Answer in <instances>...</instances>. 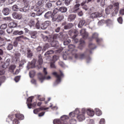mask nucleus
Masks as SVG:
<instances>
[{"label":"nucleus","mask_w":124,"mask_h":124,"mask_svg":"<svg viewBox=\"0 0 124 124\" xmlns=\"http://www.w3.org/2000/svg\"><path fill=\"white\" fill-rule=\"evenodd\" d=\"M54 51L52 50H49L46 52L45 54V56H47V55H52V54H53Z\"/></svg>","instance_id":"864d4df0"},{"label":"nucleus","mask_w":124,"mask_h":124,"mask_svg":"<svg viewBox=\"0 0 124 124\" xmlns=\"http://www.w3.org/2000/svg\"><path fill=\"white\" fill-rule=\"evenodd\" d=\"M35 25V22L33 19L30 20L28 22V25L30 27V28H32Z\"/></svg>","instance_id":"c756f323"},{"label":"nucleus","mask_w":124,"mask_h":124,"mask_svg":"<svg viewBox=\"0 0 124 124\" xmlns=\"http://www.w3.org/2000/svg\"><path fill=\"white\" fill-rule=\"evenodd\" d=\"M92 0H86L85 1H83L82 3H81L80 5L81 6H83V5H84L85 3H89V2H91Z\"/></svg>","instance_id":"680f3d73"},{"label":"nucleus","mask_w":124,"mask_h":124,"mask_svg":"<svg viewBox=\"0 0 124 124\" xmlns=\"http://www.w3.org/2000/svg\"><path fill=\"white\" fill-rule=\"evenodd\" d=\"M57 23H60V22H62V19H63V16L62 15H58L57 17Z\"/></svg>","instance_id":"4c0bfd02"},{"label":"nucleus","mask_w":124,"mask_h":124,"mask_svg":"<svg viewBox=\"0 0 124 124\" xmlns=\"http://www.w3.org/2000/svg\"><path fill=\"white\" fill-rule=\"evenodd\" d=\"M113 8L119 10V9H120V3L118 2L114 3L113 5Z\"/></svg>","instance_id":"72a5a7b5"},{"label":"nucleus","mask_w":124,"mask_h":124,"mask_svg":"<svg viewBox=\"0 0 124 124\" xmlns=\"http://www.w3.org/2000/svg\"><path fill=\"white\" fill-rule=\"evenodd\" d=\"M87 124H94V121L93 119H87Z\"/></svg>","instance_id":"09e8293b"},{"label":"nucleus","mask_w":124,"mask_h":124,"mask_svg":"<svg viewBox=\"0 0 124 124\" xmlns=\"http://www.w3.org/2000/svg\"><path fill=\"white\" fill-rule=\"evenodd\" d=\"M100 17H102V14H100L99 12H95L94 13H92L90 15V18H92V19H94V18H100Z\"/></svg>","instance_id":"1a4fd4ad"},{"label":"nucleus","mask_w":124,"mask_h":124,"mask_svg":"<svg viewBox=\"0 0 124 124\" xmlns=\"http://www.w3.org/2000/svg\"><path fill=\"white\" fill-rule=\"evenodd\" d=\"M85 23H86V21L84 19H81L79 21V23L78 24V28H82L83 26L85 25Z\"/></svg>","instance_id":"7c9ffc66"},{"label":"nucleus","mask_w":124,"mask_h":124,"mask_svg":"<svg viewBox=\"0 0 124 124\" xmlns=\"http://www.w3.org/2000/svg\"><path fill=\"white\" fill-rule=\"evenodd\" d=\"M15 68H16V65H12L9 67V70H14V69H15Z\"/></svg>","instance_id":"774afa93"},{"label":"nucleus","mask_w":124,"mask_h":124,"mask_svg":"<svg viewBox=\"0 0 124 124\" xmlns=\"http://www.w3.org/2000/svg\"><path fill=\"white\" fill-rule=\"evenodd\" d=\"M12 10H13V11H20V9L18 5H14L12 6Z\"/></svg>","instance_id":"e433bc0d"},{"label":"nucleus","mask_w":124,"mask_h":124,"mask_svg":"<svg viewBox=\"0 0 124 124\" xmlns=\"http://www.w3.org/2000/svg\"><path fill=\"white\" fill-rule=\"evenodd\" d=\"M22 39H23V35H21L16 38V41L17 42L21 41Z\"/></svg>","instance_id":"603ef678"},{"label":"nucleus","mask_w":124,"mask_h":124,"mask_svg":"<svg viewBox=\"0 0 124 124\" xmlns=\"http://www.w3.org/2000/svg\"><path fill=\"white\" fill-rule=\"evenodd\" d=\"M48 27V25H46V24H42L41 26V30H46Z\"/></svg>","instance_id":"3c124183"},{"label":"nucleus","mask_w":124,"mask_h":124,"mask_svg":"<svg viewBox=\"0 0 124 124\" xmlns=\"http://www.w3.org/2000/svg\"><path fill=\"white\" fill-rule=\"evenodd\" d=\"M86 112L87 115L90 117H93L94 115V111L93 110L92 111L91 109H87Z\"/></svg>","instance_id":"2f4dec72"},{"label":"nucleus","mask_w":124,"mask_h":124,"mask_svg":"<svg viewBox=\"0 0 124 124\" xmlns=\"http://www.w3.org/2000/svg\"><path fill=\"white\" fill-rule=\"evenodd\" d=\"M23 1L24 2L25 5H28V6H29L30 4L31 3V1H30V0H25Z\"/></svg>","instance_id":"69168bd1"},{"label":"nucleus","mask_w":124,"mask_h":124,"mask_svg":"<svg viewBox=\"0 0 124 124\" xmlns=\"http://www.w3.org/2000/svg\"><path fill=\"white\" fill-rule=\"evenodd\" d=\"M6 28H7V24H3L0 27L1 30H5Z\"/></svg>","instance_id":"5fc2aeb1"},{"label":"nucleus","mask_w":124,"mask_h":124,"mask_svg":"<svg viewBox=\"0 0 124 124\" xmlns=\"http://www.w3.org/2000/svg\"><path fill=\"white\" fill-rule=\"evenodd\" d=\"M26 56L28 59H31L33 56V53L31 49L27 48L26 49Z\"/></svg>","instance_id":"9b49d317"},{"label":"nucleus","mask_w":124,"mask_h":124,"mask_svg":"<svg viewBox=\"0 0 124 124\" xmlns=\"http://www.w3.org/2000/svg\"><path fill=\"white\" fill-rule=\"evenodd\" d=\"M89 49H87L86 50H89V51H91L92 53H93V50H94L96 49V46L94 44H93V43H90L89 44Z\"/></svg>","instance_id":"dca6fc26"},{"label":"nucleus","mask_w":124,"mask_h":124,"mask_svg":"<svg viewBox=\"0 0 124 124\" xmlns=\"http://www.w3.org/2000/svg\"><path fill=\"white\" fill-rule=\"evenodd\" d=\"M10 59H8L7 60L4 62V63L6 64V65H7L8 66H9V64H10Z\"/></svg>","instance_id":"e2e57ef3"},{"label":"nucleus","mask_w":124,"mask_h":124,"mask_svg":"<svg viewBox=\"0 0 124 124\" xmlns=\"http://www.w3.org/2000/svg\"><path fill=\"white\" fill-rule=\"evenodd\" d=\"M27 106L29 109H31V106H32V107H35V106H36V103L34 102L33 104H27Z\"/></svg>","instance_id":"79ce46f5"},{"label":"nucleus","mask_w":124,"mask_h":124,"mask_svg":"<svg viewBox=\"0 0 124 124\" xmlns=\"http://www.w3.org/2000/svg\"><path fill=\"white\" fill-rule=\"evenodd\" d=\"M50 48V44L46 43L43 48V51H45L47 50V49Z\"/></svg>","instance_id":"a19ab883"},{"label":"nucleus","mask_w":124,"mask_h":124,"mask_svg":"<svg viewBox=\"0 0 124 124\" xmlns=\"http://www.w3.org/2000/svg\"><path fill=\"white\" fill-rule=\"evenodd\" d=\"M43 41L45 42H51L53 40V37H48L47 36H44L43 37Z\"/></svg>","instance_id":"4be33fe9"},{"label":"nucleus","mask_w":124,"mask_h":124,"mask_svg":"<svg viewBox=\"0 0 124 124\" xmlns=\"http://www.w3.org/2000/svg\"><path fill=\"white\" fill-rule=\"evenodd\" d=\"M7 49L9 51L12 50V49H13V45H12V44H8V46H7Z\"/></svg>","instance_id":"49530a36"},{"label":"nucleus","mask_w":124,"mask_h":124,"mask_svg":"<svg viewBox=\"0 0 124 124\" xmlns=\"http://www.w3.org/2000/svg\"><path fill=\"white\" fill-rule=\"evenodd\" d=\"M36 59H33L31 62H28V64L27 66V67L28 69H30V68H34L35 66H36Z\"/></svg>","instance_id":"423d86ee"},{"label":"nucleus","mask_w":124,"mask_h":124,"mask_svg":"<svg viewBox=\"0 0 124 124\" xmlns=\"http://www.w3.org/2000/svg\"><path fill=\"white\" fill-rule=\"evenodd\" d=\"M104 24H105V20H101L98 22V26H102Z\"/></svg>","instance_id":"4d7b16f0"},{"label":"nucleus","mask_w":124,"mask_h":124,"mask_svg":"<svg viewBox=\"0 0 124 124\" xmlns=\"http://www.w3.org/2000/svg\"><path fill=\"white\" fill-rule=\"evenodd\" d=\"M77 49H74L72 51L73 56L75 59L76 60H84V59H86L87 63H90L92 62V58L90 57V55H92V51L86 49L84 53L80 54L76 53H74V52H77Z\"/></svg>","instance_id":"f257e3e1"},{"label":"nucleus","mask_w":124,"mask_h":124,"mask_svg":"<svg viewBox=\"0 0 124 124\" xmlns=\"http://www.w3.org/2000/svg\"><path fill=\"white\" fill-rule=\"evenodd\" d=\"M53 14H54V13H53L51 11L47 12L44 15L45 19H46V20L51 19V18L53 16Z\"/></svg>","instance_id":"6e6552de"},{"label":"nucleus","mask_w":124,"mask_h":124,"mask_svg":"<svg viewBox=\"0 0 124 124\" xmlns=\"http://www.w3.org/2000/svg\"><path fill=\"white\" fill-rule=\"evenodd\" d=\"M13 17L14 19H17V20H20L22 18V15L17 13H14L13 14Z\"/></svg>","instance_id":"6ab92c4d"},{"label":"nucleus","mask_w":124,"mask_h":124,"mask_svg":"<svg viewBox=\"0 0 124 124\" xmlns=\"http://www.w3.org/2000/svg\"><path fill=\"white\" fill-rule=\"evenodd\" d=\"M61 121H66V120H68V116L66 115H63L61 116Z\"/></svg>","instance_id":"6e6d98bb"},{"label":"nucleus","mask_w":124,"mask_h":124,"mask_svg":"<svg viewBox=\"0 0 124 124\" xmlns=\"http://www.w3.org/2000/svg\"><path fill=\"white\" fill-rule=\"evenodd\" d=\"M79 113H80L79 108H76L74 111L71 112L69 113V116L71 118H73V117H75V115H78Z\"/></svg>","instance_id":"ddd939ff"},{"label":"nucleus","mask_w":124,"mask_h":124,"mask_svg":"<svg viewBox=\"0 0 124 124\" xmlns=\"http://www.w3.org/2000/svg\"><path fill=\"white\" fill-rule=\"evenodd\" d=\"M13 34L14 35H20V36H21L22 34H24V31L16 30V31H14Z\"/></svg>","instance_id":"a878e982"},{"label":"nucleus","mask_w":124,"mask_h":124,"mask_svg":"<svg viewBox=\"0 0 124 124\" xmlns=\"http://www.w3.org/2000/svg\"><path fill=\"white\" fill-rule=\"evenodd\" d=\"M35 75V71H31L29 72V76L30 78H33Z\"/></svg>","instance_id":"58836bf2"},{"label":"nucleus","mask_w":124,"mask_h":124,"mask_svg":"<svg viewBox=\"0 0 124 124\" xmlns=\"http://www.w3.org/2000/svg\"><path fill=\"white\" fill-rule=\"evenodd\" d=\"M58 11L61 12V13H66L67 12V8L64 6L61 7L58 9Z\"/></svg>","instance_id":"412c9836"},{"label":"nucleus","mask_w":124,"mask_h":124,"mask_svg":"<svg viewBox=\"0 0 124 124\" xmlns=\"http://www.w3.org/2000/svg\"><path fill=\"white\" fill-rule=\"evenodd\" d=\"M79 7H80V4H76L73 8V13H77L79 11Z\"/></svg>","instance_id":"a211bd4d"},{"label":"nucleus","mask_w":124,"mask_h":124,"mask_svg":"<svg viewBox=\"0 0 124 124\" xmlns=\"http://www.w3.org/2000/svg\"><path fill=\"white\" fill-rule=\"evenodd\" d=\"M38 62L39 63V65H42L43 63V59H42V56H41V54H39L38 55ZM40 67H41V66H40Z\"/></svg>","instance_id":"bb28decb"},{"label":"nucleus","mask_w":124,"mask_h":124,"mask_svg":"<svg viewBox=\"0 0 124 124\" xmlns=\"http://www.w3.org/2000/svg\"><path fill=\"white\" fill-rule=\"evenodd\" d=\"M106 14H111L112 16H116L118 14L119 10L113 7V5L108 6L105 10Z\"/></svg>","instance_id":"7ed1b4c3"},{"label":"nucleus","mask_w":124,"mask_h":124,"mask_svg":"<svg viewBox=\"0 0 124 124\" xmlns=\"http://www.w3.org/2000/svg\"><path fill=\"white\" fill-rule=\"evenodd\" d=\"M105 24H107V26H110L113 24V21L111 19H107L105 20Z\"/></svg>","instance_id":"ea45409f"},{"label":"nucleus","mask_w":124,"mask_h":124,"mask_svg":"<svg viewBox=\"0 0 124 124\" xmlns=\"http://www.w3.org/2000/svg\"><path fill=\"white\" fill-rule=\"evenodd\" d=\"M52 74L53 75H54V76H55V77L57 78L56 81L54 83V86H57V85H59V84L61 83V82H62L61 79L62 77H63V74L62 73V71H60V74H58L56 72H54L53 73H52Z\"/></svg>","instance_id":"20e7f679"},{"label":"nucleus","mask_w":124,"mask_h":124,"mask_svg":"<svg viewBox=\"0 0 124 124\" xmlns=\"http://www.w3.org/2000/svg\"><path fill=\"white\" fill-rule=\"evenodd\" d=\"M76 123H77V121L76 119H72L70 121V124H76Z\"/></svg>","instance_id":"338daca9"},{"label":"nucleus","mask_w":124,"mask_h":124,"mask_svg":"<svg viewBox=\"0 0 124 124\" xmlns=\"http://www.w3.org/2000/svg\"><path fill=\"white\" fill-rule=\"evenodd\" d=\"M20 78H21V76H18L15 77L14 80L16 83H18L19 81H20Z\"/></svg>","instance_id":"bf43d9fd"},{"label":"nucleus","mask_w":124,"mask_h":124,"mask_svg":"<svg viewBox=\"0 0 124 124\" xmlns=\"http://www.w3.org/2000/svg\"><path fill=\"white\" fill-rule=\"evenodd\" d=\"M76 19V16L74 14H71L68 17V22H73Z\"/></svg>","instance_id":"f3484780"},{"label":"nucleus","mask_w":124,"mask_h":124,"mask_svg":"<svg viewBox=\"0 0 124 124\" xmlns=\"http://www.w3.org/2000/svg\"><path fill=\"white\" fill-rule=\"evenodd\" d=\"M26 59L21 60V61H20V62L19 63V68L20 69L23 68V67L24 66V64H25V63H26Z\"/></svg>","instance_id":"c85d7f7f"},{"label":"nucleus","mask_w":124,"mask_h":124,"mask_svg":"<svg viewBox=\"0 0 124 124\" xmlns=\"http://www.w3.org/2000/svg\"><path fill=\"white\" fill-rule=\"evenodd\" d=\"M84 47H85V41L81 39L79 40V45L78 46V48L79 49V50H82V49H84Z\"/></svg>","instance_id":"2eb2a0df"},{"label":"nucleus","mask_w":124,"mask_h":124,"mask_svg":"<svg viewBox=\"0 0 124 124\" xmlns=\"http://www.w3.org/2000/svg\"><path fill=\"white\" fill-rule=\"evenodd\" d=\"M66 35H60L59 36V38L61 39V41H63V43L64 46H66V45H68L70 42H71V40L69 38H67L65 39Z\"/></svg>","instance_id":"39448f33"},{"label":"nucleus","mask_w":124,"mask_h":124,"mask_svg":"<svg viewBox=\"0 0 124 124\" xmlns=\"http://www.w3.org/2000/svg\"><path fill=\"white\" fill-rule=\"evenodd\" d=\"M50 43V45L52 47H55L56 48H58L59 47V42L56 40H54V38H53V40H51Z\"/></svg>","instance_id":"f8f14e48"},{"label":"nucleus","mask_w":124,"mask_h":124,"mask_svg":"<svg viewBox=\"0 0 124 124\" xmlns=\"http://www.w3.org/2000/svg\"><path fill=\"white\" fill-rule=\"evenodd\" d=\"M80 33L82 36V38H84V39L88 38V36L89 34H88V32L86 31V29H83L80 30Z\"/></svg>","instance_id":"9d476101"},{"label":"nucleus","mask_w":124,"mask_h":124,"mask_svg":"<svg viewBox=\"0 0 124 124\" xmlns=\"http://www.w3.org/2000/svg\"><path fill=\"white\" fill-rule=\"evenodd\" d=\"M37 34V32L34 31H33L31 35V38H33V39H35L37 37L36 35Z\"/></svg>","instance_id":"c9c22d12"},{"label":"nucleus","mask_w":124,"mask_h":124,"mask_svg":"<svg viewBox=\"0 0 124 124\" xmlns=\"http://www.w3.org/2000/svg\"><path fill=\"white\" fill-rule=\"evenodd\" d=\"M44 8L43 7H40V9L37 12L36 14V16H41L43 13H44Z\"/></svg>","instance_id":"b1692460"},{"label":"nucleus","mask_w":124,"mask_h":124,"mask_svg":"<svg viewBox=\"0 0 124 124\" xmlns=\"http://www.w3.org/2000/svg\"><path fill=\"white\" fill-rule=\"evenodd\" d=\"M10 11V8L6 7L3 9L2 12L5 16H7V15H9Z\"/></svg>","instance_id":"4468645a"},{"label":"nucleus","mask_w":124,"mask_h":124,"mask_svg":"<svg viewBox=\"0 0 124 124\" xmlns=\"http://www.w3.org/2000/svg\"><path fill=\"white\" fill-rule=\"evenodd\" d=\"M43 72L44 75L41 73L38 74V78L41 83H43L44 80H50V79H51V77L50 76L46 77V75L48 74L46 68H44Z\"/></svg>","instance_id":"f03ea898"},{"label":"nucleus","mask_w":124,"mask_h":124,"mask_svg":"<svg viewBox=\"0 0 124 124\" xmlns=\"http://www.w3.org/2000/svg\"><path fill=\"white\" fill-rule=\"evenodd\" d=\"M29 10H30V6L28 5H26L19 9L20 12H28Z\"/></svg>","instance_id":"aec40b11"},{"label":"nucleus","mask_w":124,"mask_h":124,"mask_svg":"<svg viewBox=\"0 0 124 124\" xmlns=\"http://www.w3.org/2000/svg\"><path fill=\"white\" fill-rule=\"evenodd\" d=\"M77 119L79 122H82V121L85 120L86 118L85 117V115L81 114L77 116Z\"/></svg>","instance_id":"5701e85b"},{"label":"nucleus","mask_w":124,"mask_h":124,"mask_svg":"<svg viewBox=\"0 0 124 124\" xmlns=\"http://www.w3.org/2000/svg\"><path fill=\"white\" fill-rule=\"evenodd\" d=\"M52 22H58L57 17L55 16V14H53L51 17Z\"/></svg>","instance_id":"37998d69"},{"label":"nucleus","mask_w":124,"mask_h":124,"mask_svg":"<svg viewBox=\"0 0 124 124\" xmlns=\"http://www.w3.org/2000/svg\"><path fill=\"white\" fill-rule=\"evenodd\" d=\"M52 7L53 6L52 5V3L51 2H47L45 5V8L46 9H48V10H51Z\"/></svg>","instance_id":"cd10ccee"},{"label":"nucleus","mask_w":124,"mask_h":124,"mask_svg":"<svg viewBox=\"0 0 124 124\" xmlns=\"http://www.w3.org/2000/svg\"><path fill=\"white\" fill-rule=\"evenodd\" d=\"M43 3V0H40L38 1V2L36 4V5L42 7V4Z\"/></svg>","instance_id":"a18cd8bd"},{"label":"nucleus","mask_w":124,"mask_h":124,"mask_svg":"<svg viewBox=\"0 0 124 124\" xmlns=\"http://www.w3.org/2000/svg\"><path fill=\"white\" fill-rule=\"evenodd\" d=\"M5 81V77H0V87L1 86V84L3 83Z\"/></svg>","instance_id":"de8ad7c7"},{"label":"nucleus","mask_w":124,"mask_h":124,"mask_svg":"<svg viewBox=\"0 0 124 124\" xmlns=\"http://www.w3.org/2000/svg\"><path fill=\"white\" fill-rule=\"evenodd\" d=\"M92 38L96 39L98 38V33L94 32L92 34Z\"/></svg>","instance_id":"c03bdc74"},{"label":"nucleus","mask_w":124,"mask_h":124,"mask_svg":"<svg viewBox=\"0 0 124 124\" xmlns=\"http://www.w3.org/2000/svg\"><path fill=\"white\" fill-rule=\"evenodd\" d=\"M94 112L96 113L97 116H101L102 115V112L98 108H95Z\"/></svg>","instance_id":"f704fd0d"},{"label":"nucleus","mask_w":124,"mask_h":124,"mask_svg":"<svg viewBox=\"0 0 124 124\" xmlns=\"http://www.w3.org/2000/svg\"><path fill=\"white\" fill-rule=\"evenodd\" d=\"M53 124H62V121L59 119H54L53 120Z\"/></svg>","instance_id":"8fccbe9b"},{"label":"nucleus","mask_w":124,"mask_h":124,"mask_svg":"<svg viewBox=\"0 0 124 124\" xmlns=\"http://www.w3.org/2000/svg\"><path fill=\"white\" fill-rule=\"evenodd\" d=\"M35 28L37 29V30H39L40 29V24L39 23V21H37L35 24Z\"/></svg>","instance_id":"0e129e2a"},{"label":"nucleus","mask_w":124,"mask_h":124,"mask_svg":"<svg viewBox=\"0 0 124 124\" xmlns=\"http://www.w3.org/2000/svg\"><path fill=\"white\" fill-rule=\"evenodd\" d=\"M72 0H64V1H65L64 3L65 5H66V6H68V5L70 4V2H71Z\"/></svg>","instance_id":"13d9d810"},{"label":"nucleus","mask_w":124,"mask_h":124,"mask_svg":"<svg viewBox=\"0 0 124 124\" xmlns=\"http://www.w3.org/2000/svg\"><path fill=\"white\" fill-rule=\"evenodd\" d=\"M17 24L16 23V22L13 21L11 23H10L8 25L9 28H11V29H13L14 28H16L17 26Z\"/></svg>","instance_id":"393cba45"},{"label":"nucleus","mask_w":124,"mask_h":124,"mask_svg":"<svg viewBox=\"0 0 124 124\" xmlns=\"http://www.w3.org/2000/svg\"><path fill=\"white\" fill-rule=\"evenodd\" d=\"M16 118L18 119L19 121H22V120H24V115L21 114H16Z\"/></svg>","instance_id":"473e14b6"},{"label":"nucleus","mask_w":124,"mask_h":124,"mask_svg":"<svg viewBox=\"0 0 124 124\" xmlns=\"http://www.w3.org/2000/svg\"><path fill=\"white\" fill-rule=\"evenodd\" d=\"M33 97L31 96L27 99V102H28V104H31V102H32V98Z\"/></svg>","instance_id":"052dcab7"},{"label":"nucleus","mask_w":124,"mask_h":124,"mask_svg":"<svg viewBox=\"0 0 124 124\" xmlns=\"http://www.w3.org/2000/svg\"><path fill=\"white\" fill-rule=\"evenodd\" d=\"M62 26H64V30H70V29H72V28H73V26L74 25L73 24V23H66V22H64L63 23H62Z\"/></svg>","instance_id":"0eeeda50"}]
</instances>
